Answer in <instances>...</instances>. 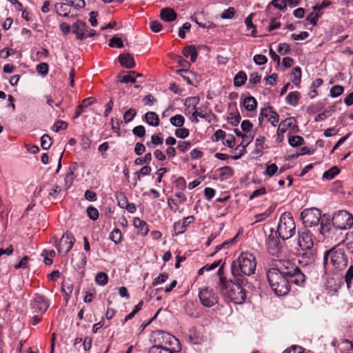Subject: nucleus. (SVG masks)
Listing matches in <instances>:
<instances>
[{
  "label": "nucleus",
  "mask_w": 353,
  "mask_h": 353,
  "mask_svg": "<svg viewBox=\"0 0 353 353\" xmlns=\"http://www.w3.org/2000/svg\"><path fill=\"white\" fill-rule=\"evenodd\" d=\"M57 12L59 15L68 11V5L63 3H58L55 5Z\"/></svg>",
  "instance_id": "bf43d9fd"
},
{
  "label": "nucleus",
  "mask_w": 353,
  "mask_h": 353,
  "mask_svg": "<svg viewBox=\"0 0 353 353\" xmlns=\"http://www.w3.org/2000/svg\"><path fill=\"white\" fill-rule=\"evenodd\" d=\"M72 32L76 34L77 39L83 40L88 32L86 23L82 21L78 20L72 25Z\"/></svg>",
  "instance_id": "f3484780"
},
{
  "label": "nucleus",
  "mask_w": 353,
  "mask_h": 353,
  "mask_svg": "<svg viewBox=\"0 0 353 353\" xmlns=\"http://www.w3.org/2000/svg\"><path fill=\"white\" fill-rule=\"evenodd\" d=\"M137 115V111L134 108H130L128 110L123 116V119L125 123L130 122L134 117Z\"/></svg>",
  "instance_id": "09e8293b"
},
{
  "label": "nucleus",
  "mask_w": 353,
  "mask_h": 353,
  "mask_svg": "<svg viewBox=\"0 0 353 353\" xmlns=\"http://www.w3.org/2000/svg\"><path fill=\"white\" fill-rule=\"evenodd\" d=\"M270 3L275 8L283 10L286 8L285 0H272Z\"/></svg>",
  "instance_id": "e2e57ef3"
},
{
  "label": "nucleus",
  "mask_w": 353,
  "mask_h": 353,
  "mask_svg": "<svg viewBox=\"0 0 353 353\" xmlns=\"http://www.w3.org/2000/svg\"><path fill=\"white\" fill-rule=\"evenodd\" d=\"M183 54L185 57H190L192 62L196 61L197 58V52L194 46H190L185 47L183 50Z\"/></svg>",
  "instance_id": "cd10ccee"
},
{
  "label": "nucleus",
  "mask_w": 353,
  "mask_h": 353,
  "mask_svg": "<svg viewBox=\"0 0 353 353\" xmlns=\"http://www.w3.org/2000/svg\"><path fill=\"white\" fill-rule=\"evenodd\" d=\"M108 276L105 272H99L96 275L95 282L101 286H103L108 283Z\"/></svg>",
  "instance_id": "e433bc0d"
},
{
  "label": "nucleus",
  "mask_w": 353,
  "mask_h": 353,
  "mask_svg": "<svg viewBox=\"0 0 353 353\" xmlns=\"http://www.w3.org/2000/svg\"><path fill=\"white\" fill-rule=\"evenodd\" d=\"M52 143V139L48 134H43L41 139V145L43 150H48Z\"/></svg>",
  "instance_id": "37998d69"
},
{
  "label": "nucleus",
  "mask_w": 353,
  "mask_h": 353,
  "mask_svg": "<svg viewBox=\"0 0 353 353\" xmlns=\"http://www.w3.org/2000/svg\"><path fill=\"white\" fill-rule=\"evenodd\" d=\"M278 172V167L275 163L266 164L265 170L263 173L265 176L272 177Z\"/></svg>",
  "instance_id": "f704fd0d"
},
{
  "label": "nucleus",
  "mask_w": 353,
  "mask_h": 353,
  "mask_svg": "<svg viewBox=\"0 0 353 353\" xmlns=\"http://www.w3.org/2000/svg\"><path fill=\"white\" fill-rule=\"evenodd\" d=\"M191 28V24L188 22L185 23L183 26L179 30V36L181 38L185 37V32L190 31Z\"/></svg>",
  "instance_id": "69168bd1"
},
{
  "label": "nucleus",
  "mask_w": 353,
  "mask_h": 353,
  "mask_svg": "<svg viewBox=\"0 0 353 353\" xmlns=\"http://www.w3.org/2000/svg\"><path fill=\"white\" fill-rule=\"evenodd\" d=\"M345 279L347 288H350L352 281L353 280V265H351L347 269L345 273Z\"/></svg>",
  "instance_id": "c03bdc74"
},
{
  "label": "nucleus",
  "mask_w": 353,
  "mask_h": 353,
  "mask_svg": "<svg viewBox=\"0 0 353 353\" xmlns=\"http://www.w3.org/2000/svg\"><path fill=\"white\" fill-rule=\"evenodd\" d=\"M303 349L299 345H292L290 347L285 350L283 353H303Z\"/></svg>",
  "instance_id": "774afa93"
},
{
  "label": "nucleus",
  "mask_w": 353,
  "mask_h": 353,
  "mask_svg": "<svg viewBox=\"0 0 353 353\" xmlns=\"http://www.w3.org/2000/svg\"><path fill=\"white\" fill-rule=\"evenodd\" d=\"M150 341L154 343L152 346L158 347H168L167 345H171L174 342H177V339L174 336L161 330L153 332Z\"/></svg>",
  "instance_id": "1a4fd4ad"
},
{
  "label": "nucleus",
  "mask_w": 353,
  "mask_h": 353,
  "mask_svg": "<svg viewBox=\"0 0 353 353\" xmlns=\"http://www.w3.org/2000/svg\"><path fill=\"white\" fill-rule=\"evenodd\" d=\"M336 353H353V343L349 340H342L338 343Z\"/></svg>",
  "instance_id": "4be33fe9"
},
{
  "label": "nucleus",
  "mask_w": 353,
  "mask_h": 353,
  "mask_svg": "<svg viewBox=\"0 0 353 353\" xmlns=\"http://www.w3.org/2000/svg\"><path fill=\"white\" fill-rule=\"evenodd\" d=\"M120 64L126 68L131 69L135 66L134 58L129 53L121 54L119 56Z\"/></svg>",
  "instance_id": "5701e85b"
},
{
  "label": "nucleus",
  "mask_w": 353,
  "mask_h": 353,
  "mask_svg": "<svg viewBox=\"0 0 353 353\" xmlns=\"http://www.w3.org/2000/svg\"><path fill=\"white\" fill-rule=\"evenodd\" d=\"M246 80V74L243 71H240L236 74L234 79V85L236 87H240L245 83Z\"/></svg>",
  "instance_id": "7c9ffc66"
},
{
  "label": "nucleus",
  "mask_w": 353,
  "mask_h": 353,
  "mask_svg": "<svg viewBox=\"0 0 353 353\" xmlns=\"http://www.w3.org/2000/svg\"><path fill=\"white\" fill-rule=\"evenodd\" d=\"M266 194V189L264 187H261L259 189L254 190L249 196L250 200H253L254 199L259 197L260 196L264 195Z\"/></svg>",
  "instance_id": "4d7b16f0"
},
{
  "label": "nucleus",
  "mask_w": 353,
  "mask_h": 353,
  "mask_svg": "<svg viewBox=\"0 0 353 353\" xmlns=\"http://www.w3.org/2000/svg\"><path fill=\"white\" fill-rule=\"evenodd\" d=\"M264 118H266L270 123H271L274 126H276L279 123V115L277 112L274 111L272 107L268 106L261 109L259 117L260 123L262 122Z\"/></svg>",
  "instance_id": "4468645a"
},
{
  "label": "nucleus",
  "mask_w": 353,
  "mask_h": 353,
  "mask_svg": "<svg viewBox=\"0 0 353 353\" xmlns=\"http://www.w3.org/2000/svg\"><path fill=\"white\" fill-rule=\"evenodd\" d=\"M303 254L300 256L299 261L303 265H307L313 264L316 260V250L312 248V249H307L303 250Z\"/></svg>",
  "instance_id": "dca6fc26"
},
{
  "label": "nucleus",
  "mask_w": 353,
  "mask_h": 353,
  "mask_svg": "<svg viewBox=\"0 0 353 353\" xmlns=\"http://www.w3.org/2000/svg\"><path fill=\"white\" fill-rule=\"evenodd\" d=\"M148 353H170V347L152 346L149 348Z\"/></svg>",
  "instance_id": "de8ad7c7"
},
{
  "label": "nucleus",
  "mask_w": 353,
  "mask_h": 353,
  "mask_svg": "<svg viewBox=\"0 0 353 353\" xmlns=\"http://www.w3.org/2000/svg\"><path fill=\"white\" fill-rule=\"evenodd\" d=\"M305 227L316 226L320 222L321 212L316 208L304 209L300 214Z\"/></svg>",
  "instance_id": "6e6552de"
},
{
  "label": "nucleus",
  "mask_w": 353,
  "mask_h": 353,
  "mask_svg": "<svg viewBox=\"0 0 353 353\" xmlns=\"http://www.w3.org/2000/svg\"><path fill=\"white\" fill-rule=\"evenodd\" d=\"M74 239L71 234L65 232L63 234L61 241L57 245L59 252H64L65 254L68 253L72 248L74 243Z\"/></svg>",
  "instance_id": "2eb2a0df"
},
{
  "label": "nucleus",
  "mask_w": 353,
  "mask_h": 353,
  "mask_svg": "<svg viewBox=\"0 0 353 353\" xmlns=\"http://www.w3.org/2000/svg\"><path fill=\"white\" fill-rule=\"evenodd\" d=\"M276 232L273 229L270 230V234L268 235L266 239V246L269 252L275 255L277 254L281 250V243L279 240L277 239Z\"/></svg>",
  "instance_id": "ddd939ff"
},
{
  "label": "nucleus",
  "mask_w": 353,
  "mask_h": 353,
  "mask_svg": "<svg viewBox=\"0 0 353 353\" xmlns=\"http://www.w3.org/2000/svg\"><path fill=\"white\" fill-rule=\"evenodd\" d=\"M279 271L285 277L297 285H302L305 281V276L300 268L290 260L280 261Z\"/></svg>",
  "instance_id": "20e7f679"
},
{
  "label": "nucleus",
  "mask_w": 353,
  "mask_h": 353,
  "mask_svg": "<svg viewBox=\"0 0 353 353\" xmlns=\"http://www.w3.org/2000/svg\"><path fill=\"white\" fill-rule=\"evenodd\" d=\"M301 78V70L299 67H295L291 72V81L295 85H299Z\"/></svg>",
  "instance_id": "2f4dec72"
},
{
  "label": "nucleus",
  "mask_w": 353,
  "mask_h": 353,
  "mask_svg": "<svg viewBox=\"0 0 353 353\" xmlns=\"http://www.w3.org/2000/svg\"><path fill=\"white\" fill-rule=\"evenodd\" d=\"M343 92V87L341 85H334L330 89V96L337 97Z\"/></svg>",
  "instance_id": "603ef678"
},
{
  "label": "nucleus",
  "mask_w": 353,
  "mask_h": 353,
  "mask_svg": "<svg viewBox=\"0 0 353 353\" xmlns=\"http://www.w3.org/2000/svg\"><path fill=\"white\" fill-rule=\"evenodd\" d=\"M244 106L247 110H254L257 105V102L253 97H246L243 102Z\"/></svg>",
  "instance_id": "473e14b6"
},
{
  "label": "nucleus",
  "mask_w": 353,
  "mask_h": 353,
  "mask_svg": "<svg viewBox=\"0 0 353 353\" xmlns=\"http://www.w3.org/2000/svg\"><path fill=\"white\" fill-rule=\"evenodd\" d=\"M68 5L77 8H83L85 6L84 0H65Z\"/></svg>",
  "instance_id": "5fc2aeb1"
},
{
  "label": "nucleus",
  "mask_w": 353,
  "mask_h": 353,
  "mask_svg": "<svg viewBox=\"0 0 353 353\" xmlns=\"http://www.w3.org/2000/svg\"><path fill=\"white\" fill-rule=\"evenodd\" d=\"M332 223V222L331 223L330 219L323 218L321 222V228L319 230V232L321 234H325V233L329 232L331 230Z\"/></svg>",
  "instance_id": "72a5a7b5"
},
{
  "label": "nucleus",
  "mask_w": 353,
  "mask_h": 353,
  "mask_svg": "<svg viewBox=\"0 0 353 353\" xmlns=\"http://www.w3.org/2000/svg\"><path fill=\"white\" fill-rule=\"evenodd\" d=\"M173 185L176 190H184L186 188V181L183 177H178L173 182Z\"/></svg>",
  "instance_id": "ea45409f"
},
{
  "label": "nucleus",
  "mask_w": 353,
  "mask_h": 353,
  "mask_svg": "<svg viewBox=\"0 0 353 353\" xmlns=\"http://www.w3.org/2000/svg\"><path fill=\"white\" fill-rule=\"evenodd\" d=\"M94 99L92 97H88L87 99H83L81 104L77 106L74 116V119L78 118L81 114L83 109L92 105L94 103Z\"/></svg>",
  "instance_id": "a878e982"
},
{
  "label": "nucleus",
  "mask_w": 353,
  "mask_h": 353,
  "mask_svg": "<svg viewBox=\"0 0 353 353\" xmlns=\"http://www.w3.org/2000/svg\"><path fill=\"white\" fill-rule=\"evenodd\" d=\"M253 60L256 65H263L267 63L268 58L263 54H256L254 57Z\"/></svg>",
  "instance_id": "338daca9"
},
{
  "label": "nucleus",
  "mask_w": 353,
  "mask_h": 353,
  "mask_svg": "<svg viewBox=\"0 0 353 353\" xmlns=\"http://www.w3.org/2000/svg\"><path fill=\"white\" fill-rule=\"evenodd\" d=\"M256 268L255 256L250 252H242L232 265L234 277L251 276L254 274Z\"/></svg>",
  "instance_id": "f03ea898"
},
{
  "label": "nucleus",
  "mask_w": 353,
  "mask_h": 353,
  "mask_svg": "<svg viewBox=\"0 0 353 353\" xmlns=\"http://www.w3.org/2000/svg\"><path fill=\"white\" fill-rule=\"evenodd\" d=\"M134 226L138 229V234L142 236H146L149 232V228L147 223L139 217H135L133 220Z\"/></svg>",
  "instance_id": "aec40b11"
},
{
  "label": "nucleus",
  "mask_w": 353,
  "mask_h": 353,
  "mask_svg": "<svg viewBox=\"0 0 353 353\" xmlns=\"http://www.w3.org/2000/svg\"><path fill=\"white\" fill-rule=\"evenodd\" d=\"M30 305L33 312H45L50 306V301L44 296L36 294Z\"/></svg>",
  "instance_id": "9b49d317"
},
{
  "label": "nucleus",
  "mask_w": 353,
  "mask_h": 353,
  "mask_svg": "<svg viewBox=\"0 0 353 353\" xmlns=\"http://www.w3.org/2000/svg\"><path fill=\"white\" fill-rule=\"evenodd\" d=\"M168 278V276L166 273L160 274L157 277H156L152 283L153 285H157L159 284L164 283Z\"/></svg>",
  "instance_id": "680f3d73"
},
{
  "label": "nucleus",
  "mask_w": 353,
  "mask_h": 353,
  "mask_svg": "<svg viewBox=\"0 0 353 353\" xmlns=\"http://www.w3.org/2000/svg\"><path fill=\"white\" fill-rule=\"evenodd\" d=\"M276 232L283 241L290 239L295 234L296 225L290 212H286L281 214Z\"/></svg>",
  "instance_id": "423d86ee"
},
{
  "label": "nucleus",
  "mask_w": 353,
  "mask_h": 353,
  "mask_svg": "<svg viewBox=\"0 0 353 353\" xmlns=\"http://www.w3.org/2000/svg\"><path fill=\"white\" fill-rule=\"evenodd\" d=\"M109 239L113 241L115 244H118L121 240V232L119 229H114L110 233Z\"/></svg>",
  "instance_id": "58836bf2"
},
{
  "label": "nucleus",
  "mask_w": 353,
  "mask_h": 353,
  "mask_svg": "<svg viewBox=\"0 0 353 353\" xmlns=\"http://www.w3.org/2000/svg\"><path fill=\"white\" fill-rule=\"evenodd\" d=\"M199 297L201 304L207 307H210L218 303V296L212 290L208 288L200 290Z\"/></svg>",
  "instance_id": "9d476101"
},
{
  "label": "nucleus",
  "mask_w": 353,
  "mask_h": 353,
  "mask_svg": "<svg viewBox=\"0 0 353 353\" xmlns=\"http://www.w3.org/2000/svg\"><path fill=\"white\" fill-rule=\"evenodd\" d=\"M151 172V168L149 166H143L139 171L136 172L134 174L138 176V179H141L142 176L148 175Z\"/></svg>",
  "instance_id": "13d9d810"
},
{
  "label": "nucleus",
  "mask_w": 353,
  "mask_h": 353,
  "mask_svg": "<svg viewBox=\"0 0 353 353\" xmlns=\"http://www.w3.org/2000/svg\"><path fill=\"white\" fill-rule=\"evenodd\" d=\"M347 257L345 250L339 246L333 247L324 253L323 263L325 265H332L335 270H342L347 265Z\"/></svg>",
  "instance_id": "39448f33"
},
{
  "label": "nucleus",
  "mask_w": 353,
  "mask_h": 353,
  "mask_svg": "<svg viewBox=\"0 0 353 353\" xmlns=\"http://www.w3.org/2000/svg\"><path fill=\"white\" fill-rule=\"evenodd\" d=\"M303 141V138L301 136H292L288 139L290 145L293 147L301 145Z\"/></svg>",
  "instance_id": "79ce46f5"
},
{
  "label": "nucleus",
  "mask_w": 353,
  "mask_h": 353,
  "mask_svg": "<svg viewBox=\"0 0 353 353\" xmlns=\"http://www.w3.org/2000/svg\"><path fill=\"white\" fill-rule=\"evenodd\" d=\"M170 121L174 126L181 127L184 124L185 118L181 114H176L174 117H172L170 119Z\"/></svg>",
  "instance_id": "4c0bfd02"
},
{
  "label": "nucleus",
  "mask_w": 353,
  "mask_h": 353,
  "mask_svg": "<svg viewBox=\"0 0 353 353\" xmlns=\"http://www.w3.org/2000/svg\"><path fill=\"white\" fill-rule=\"evenodd\" d=\"M274 208H268L265 212L255 215V222H261L266 219L273 212Z\"/></svg>",
  "instance_id": "c9c22d12"
},
{
  "label": "nucleus",
  "mask_w": 353,
  "mask_h": 353,
  "mask_svg": "<svg viewBox=\"0 0 353 353\" xmlns=\"http://www.w3.org/2000/svg\"><path fill=\"white\" fill-rule=\"evenodd\" d=\"M225 137H226V134L224 131H223L222 130H218L214 133L212 139L214 141H219V140L224 141L225 139Z\"/></svg>",
  "instance_id": "6e6d98bb"
},
{
  "label": "nucleus",
  "mask_w": 353,
  "mask_h": 353,
  "mask_svg": "<svg viewBox=\"0 0 353 353\" xmlns=\"http://www.w3.org/2000/svg\"><path fill=\"white\" fill-rule=\"evenodd\" d=\"M194 219L192 216H188L181 221L174 223V230L177 234H182L185 231L186 227L194 221Z\"/></svg>",
  "instance_id": "b1692460"
},
{
  "label": "nucleus",
  "mask_w": 353,
  "mask_h": 353,
  "mask_svg": "<svg viewBox=\"0 0 353 353\" xmlns=\"http://www.w3.org/2000/svg\"><path fill=\"white\" fill-rule=\"evenodd\" d=\"M68 128V123L63 121H57L52 127L54 132H58L60 130H65Z\"/></svg>",
  "instance_id": "49530a36"
},
{
  "label": "nucleus",
  "mask_w": 353,
  "mask_h": 353,
  "mask_svg": "<svg viewBox=\"0 0 353 353\" xmlns=\"http://www.w3.org/2000/svg\"><path fill=\"white\" fill-rule=\"evenodd\" d=\"M299 98L300 93L299 92H291L286 97V102L289 105L296 106L299 102Z\"/></svg>",
  "instance_id": "c756f323"
},
{
  "label": "nucleus",
  "mask_w": 353,
  "mask_h": 353,
  "mask_svg": "<svg viewBox=\"0 0 353 353\" xmlns=\"http://www.w3.org/2000/svg\"><path fill=\"white\" fill-rule=\"evenodd\" d=\"M298 243L302 250L312 249L314 242L310 232L307 229H302L298 232Z\"/></svg>",
  "instance_id": "f8f14e48"
},
{
  "label": "nucleus",
  "mask_w": 353,
  "mask_h": 353,
  "mask_svg": "<svg viewBox=\"0 0 353 353\" xmlns=\"http://www.w3.org/2000/svg\"><path fill=\"white\" fill-rule=\"evenodd\" d=\"M245 276L234 277V280H226L221 278L219 288L221 293L235 304L243 303L246 298L243 287L248 284Z\"/></svg>",
  "instance_id": "f257e3e1"
},
{
  "label": "nucleus",
  "mask_w": 353,
  "mask_h": 353,
  "mask_svg": "<svg viewBox=\"0 0 353 353\" xmlns=\"http://www.w3.org/2000/svg\"><path fill=\"white\" fill-rule=\"evenodd\" d=\"M191 20L198 24L203 28H211L214 27V25L210 21H204V15L203 12L195 13L191 17Z\"/></svg>",
  "instance_id": "412c9836"
},
{
  "label": "nucleus",
  "mask_w": 353,
  "mask_h": 353,
  "mask_svg": "<svg viewBox=\"0 0 353 353\" xmlns=\"http://www.w3.org/2000/svg\"><path fill=\"white\" fill-rule=\"evenodd\" d=\"M268 283L277 296H284L289 292L291 281L283 276L277 268H271L267 272Z\"/></svg>",
  "instance_id": "7ed1b4c3"
},
{
  "label": "nucleus",
  "mask_w": 353,
  "mask_h": 353,
  "mask_svg": "<svg viewBox=\"0 0 353 353\" xmlns=\"http://www.w3.org/2000/svg\"><path fill=\"white\" fill-rule=\"evenodd\" d=\"M332 225L341 230L350 229L353 225V216L345 210H339L332 216Z\"/></svg>",
  "instance_id": "0eeeda50"
},
{
  "label": "nucleus",
  "mask_w": 353,
  "mask_h": 353,
  "mask_svg": "<svg viewBox=\"0 0 353 353\" xmlns=\"http://www.w3.org/2000/svg\"><path fill=\"white\" fill-rule=\"evenodd\" d=\"M74 180V174L70 171L68 172L64 178V189L68 190L72 184Z\"/></svg>",
  "instance_id": "3c124183"
},
{
  "label": "nucleus",
  "mask_w": 353,
  "mask_h": 353,
  "mask_svg": "<svg viewBox=\"0 0 353 353\" xmlns=\"http://www.w3.org/2000/svg\"><path fill=\"white\" fill-rule=\"evenodd\" d=\"M86 211H87V214H88V217L91 220L96 221L97 219H98L99 211L96 208H94L92 205H90L88 207Z\"/></svg>",
  "instance_id": "a19ab883"
},
{
  "label": "nucleus",
  "mask_w": 353,
  "mask_h": 353,
  "mask_svg": "<svg viewBox=\"0 0 353 353\" xmlns=\"http://www.w3.org/2000/svg\"><path fill=\"white\" fill-rule=\"evenodd\" d=\"M235 13V10L232 7H230L221 14V17L222 19H232L233 18Z\"/></svg>",
  "instance_id": "0e129e2a"
},
{
  "label": "nucleus",
  "mask_w": 353,
  "mask_h": 353,
  "mask_svg": "<svg viewBox=\"0 0 353 353\" xmlns=\"http://www.w3.org/2000/svg\"><path fill=\"white\" fill-rule=\"evenodd\" d=\"M109 46L112 48L117 47L121 48L123 46V42L120 37L114 36L109 41Z\"/></svg>",
  "instance_id": "a18cd8bd"
},
{
  "label": "nucleus",
  "mask_w": 353,
  "mask_h": 353,
  "mask_svg": "<svg viewBox=\"0 0 353 353\" xmlns=\"http://www.w3.org/2000/svg\"><path fill=\"white\" fill-rule=\"evenodd\" d=\"M160 17L163 21L170 22L176 19V13L173 9L165 8L161 10Z\"/></svg>",
  "instance_id": "393cba45"
},
{
  "label": "nucleus",
  "mask_w": 353,
  "mask_h": 353,
  "mask_svg": "<svg viewBox=\"0 0 353 353\" xmlns=\"http://www.w3.org/2000/svg\"><path fill=\"white\" fill-rule=\"evenodd\" d=\"M145 121L151 126H158L159 124V116L154 112H148L145 114Z\"/></svg>",
  "instance_id": "bb28decb"
},
{
  "label": "nucleus",
  "mask_w": 353,
  "mask_h": 353,
  "mask_svg": "<svg viewBox=\"0 0 353 353\" xmlns=\"http://www.w3.org/2000/svg\"><path fill=\"white\" fill-rule=\"evenodd\" d=\"M340 172V170L336 166H333L330 169L324 172L323 174V180H332Z\"/></svg>",
  "instance_id": "c85d7f7f"
},
{
  "label": "nucleus",
  "mask_w": 353,
  "mask_h": 353,
  "mask_svg": "<svg viewBox=\"0 0 353 353\" xmlns=\"http://www.w3.org/2000/svg\"><path fill=\"white\" fill-rule=\"evenodd\" d=\"M37 72L42 76L48 73V65L46 63H41L37 65Z\"/></svg>",
  "instance_id": "864d4df0"
},
{
  "label": "nucleus",
  "mask_w": 353,
  "mask_h": 353,
  "mask_svg": "<svg viewBox=\"0 0 353 353\" xmlns=\"http://www.w3.org/2000/svg\"><path fill=\"white\" fill-rule=\"evenodd\" d=\"M215 174L216 177L214 179L224 181L228 180L234 175V170L229 166H223L218 168L215 171Z\"/></svg>",
  "instance_id": "a211bd4d"
},
{
  "label": "nucleus",
  "mask_w": 353,
  "mask_h": 353,
  "mask_svg": "<svg viewBox=\"0 0 353 353\" xmlns=\"http://www.w3.org/2000/svg\"><path fill=\"white\" fill-rule=\"evenodd\" d=\"M253 15V14H250V15H248L245 20V23L248 29L252 28V35L254 37L256 32V30L254 25L252 23Z\"/></svg>",
  "instance_id": "8fccbe9b"
},
{
  "label": "nucleus",
  "mask_w": 353,
  "mask_h": 353,
  "mask_svg": "<svg viewBox=\"0 0 353 353\" xmlns=\"http://www.w3.org/2000/svg\"><path fill=\"white\" fill-rule=\"evenodd\" d=\"M190 148V143L188 141H180L177 145V148L179 149V152L181 153L186 152L188 149Z\"/></svg>",
  "instance_id": "052dcab7"
},
{
  "label": "nucleus",
  "mask_w": 353,
  "mask_h": 353,
  "mask_svg": "<svg viewBox=\"0 0 353 353\" xmlns=\"http://www.w3.org/2000/svg\"><path fill=\"white\" fill-rule=\"evenodd\" d=\"M186 102L189 103L190 104H192L194 105V111L192 113V116L194 117L196 121L197 117H199L203 119H207L208 117L209 114L205 110H202L201 108H196V105L199 102V99L196 97H191L189 99H187Z\"/></svg>",
  "instance_id": "6ab92c4d"
}]
</instances>
